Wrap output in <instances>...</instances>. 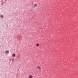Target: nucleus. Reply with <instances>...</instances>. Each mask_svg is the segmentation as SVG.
Returning <instances> with one entry per match:
<instances>
[{
	"instance_id": "obj_1",
	"label": "nucleus",
	"mask_w": 78,
	"mask_h": 78,
	"mask_svg": "<svg viewBox=\"0 0 78 78\" xmlns=\"http://www.w3.org/2000/svg\"><path fill=\"white\" fill-rule=\"evenodd\" d=\"M29 78H33V76L31 75H30L28 77Z\"/></svg>"
},
{
	"instance_id": "obj_8",
	"label": "nucleus",
	"mask_w": 78,
	"mask_h": 78,
	"mask_svg": "<svg viewBox=\"0 0 78 78\" xmlns=\"http://www.w3.org/2000/svg\"><path fill=\"white\" fill-rule=\"evenodd\" d=\"M14 58H13L12 59V61H14Z\"/></svg>"
},
{
	"instance_id": "obj_7",
	"label": "nucleus",
	"mask_w": 78,
	"mask_h": 78,
	"mask_svg": "<svg viewBox=\"0 0 78 78\" xmlns=\"http://www.w3.org/2000/svg\"><path fill=\"white\" fill-rule=\"evenodd\" d=\"M39 44H36L37 47H39Z\"/></svg>"
},
{
	"instance_id": "obj_5",
	"label": "nucleus",
	"mask_w": 78,
	"mask_h": 78,
	"mask_svg": "<svg viewBox=\"0 0 78 78\" xmlns=\"http://www.w3.org/2000/svg\"><path fill=\"white\" fill-rule=\"evenodd\" d=\"M0 17H1V18H2V19H3V15H1L0 16Z\"/></svg>"
},
{
	"instance_id": "obj_6",
	"label": "nucleus",
	"mask_w": 78,
	"mask_h": 78,
	"mask_svg": "<svg viewBox=\"0 0 78 78\" xmlns=\"http://www.w3.org/2000/svg\"><path fill=\"white\" fill-rule=\"evenodd\" d=\"M34 6H35V7H37V4H34Z\"/></svg>"
},
{
	"instance_id": "obj_3",
	"label": "nucleus",
	"mask_w": 78,
	"mask_h": 78,
	"mask_svg": "<svg viewBox=\"0 0 78 78\" xmlns=\"http://www.w3.org/2000/svg\"><path fill=\"white\" fill-rule=\"evenodd\" d=\"M12 56H13V57H15V56H16V55H15V54L13 53L12 54Z\"/></svg>"
},
{
	"instance_id": "obj_4",
	"label": "nucleus",
	"mask_w": 78,
	"mask_h": 78,
	"mask_svg": "<svg viewBox=\"0 0 78 78\" xmlns=\"http://www.w3.org/2000/svg\"><path fill=\"white\" fill-rule=\"evenodd\" d=\"M37 68H38V69H39V70H41V67H40L38 66L37 67Z\"/></svg>"
},
{
	"instance_id": "obj_2",
	"label": "nucleus",
	"mask_w": 78,
	"mask_h": 78,
	"mask_svg": "<svg viewBox=\"0 0 78 78\" xmlns=\"http://www.w3.org/2000/svg\"><path fill=\"white\" fill-rule=\"evenodd\" d=\"M5 53L6 54H9V51H7L5 52Z\"/></svg>"
}]
</instances>
